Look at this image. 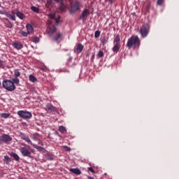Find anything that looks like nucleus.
<instances>
[{
    "label": "nucleus",
    "instance_id": "f257e3e1",
    "mask_svg": "<svg viewBox=\"0 0 179 179\" xmlns=\"http://www.w3.org/2000/svg\"><path fill=\"white\" fill-rule=\"evenodd\" d=\"M140 46L141 39L139 36L133 35L127 40V47L129 50H131V48H139Z\"/></svg>",
    "mask_w": 179,
    "mask_h": 179
},
{
    "label": "nucleus",
    "instance_id": "f03ea898",
    "mask_svg": "<svg viewBox=\"0 0 179 179\" xmlns=\"http://www.w3.org/2000/svg\"><path fill=\"white\" fill-rule=\"evenodd\" d=\"M150 31V25H149V23L144 24L141 26L139 33L143 37V38H145L148 37V35L149 34Z\"/></svg>",
    "mask_w": 179,
    "mask_h": 179
},
{
    "label": "nucleus",
    "instance_id": "7ed1b4c3",
    "mask_svg": "<svg viewBox=\"0 0 179 179\" xmlns=\"http://www.w3.org/2000/svg\"><path fill=\"white\" fill-rule=\"evenodd\" d=\"M2 85L3 87H4L6 90H8V92H13V90L16 89V86L13 83V81L10 80H3Z\"/></svg>",
    "mask_w": 179,
    "mask_h": 179
},
{
    "label": "nucleus",
    "instance_id": "20e7f679",
    "mask_svg": "<svg viewBox=\"0 0 179 179\" xmlns=\"http://www.w3.org/2000/svg\"><path fill=\"white\" fill-rule=\"evenodd\" d=\"M9 142H12V137L9 135L3 134L0 136V145H2V143H9Z\"/></svg>",
    "mask_w": 179,
    "mask_h": 179
},
{
    "label": "nucleus",
    "instance_id": "39448f33",
    "mask_svg": "<svg viewBox=\"0 0 179 179\" xmlns=\"http://www.w3.org/2000/svg\"><path fill=\"white\" fill-rule=\"evenodd\" d=\"M89 15H90V11L89 10V9L85 8L83 13H81L80 16L79 17V20H83V22H85V20H86V19H87V16H89Z\"/></svg>",
    "mask_w": 179,
    "mask_h": 179
},
{
    "label": "nucleus",
    "instance_id": "423d86ee",
    "mask_svg": "<svg viewBox=\"0 0 179 179\" xmlns=\"http://www.w3.org/2000/svg\"><path fill=\"white\" fill-rule=\"evenodd\" d=\"M20 152L24 157H30L31 159V152L26 149V148H20Z\"/></svg>",
    "mask_w": 179,
    "mask_h": 179
},
{
    "label": "nucleus",
    "instance_id": "0eeeda50",
    "mask_svg": "<svg viewBox=\"0 0 179 179\" xmlns=\"http://www.w3.org/2000/svg\"><path fill=\"white\" fill-rule=\"evenodd\" d=\"M19 136L20 138H21V139H23V141H25V142L30 143V145H33V143H31V140H30L29 136H26L24 133L20 132Z\"/></svg>",
    "mask_w": 179,
    "mask_h": 179
},
{
    "label": "nucleus",
    "instance_id": "6e6552de",
    "mask_svg": "<svg viewBox=\"0 0 179 179\" xmlns=\"http://www.w3.org/2000/svg\"><path fill=\"white\" fill-rule=\"evenodd\" d=\"M18 115L24 120H30L31 118V113H18Z\"/></svg>",
    "mask_w": 179,
    "mask_h": 179
},
{
    "label": "nucleus",
    "instance_id": "1a4fd4ad",
    "mask_svg": "<svg viewBox=\"0 0 179 179\" xmlns=\"http://www.w3.org/2000/svg\"><path fill=\"white\" fill-rule=\"evenodd\" d=\"M0 15H4L5 16H7V17H10L11 20L16 21V17L15 16H12V15L10 14V13L6 12V10H0Z\"/></svg>",
    "mask_w": 179,
    "mask_h": 179
},
{
    "label": "nucleus",
    "instance_id": "9d476101",
    "mask_svg": "<svg viewBox=\"0 0 179 179\" xmlns=\"http://www.w3.org/2000/svg\"><path fill=\"white\" fill-rule=\"evenodd\" d=\"M80 9V3L76 1L75 3L71 6V12L75 13Z\"/></svg>",
    "mask_w": 179,
    "mask_h": 179
},
{
    "label": "nucleus",
    "instance_id": "9b49d317",
    "mask_svg": "<svg viewBox=\"0 0 179 179\" xmlns=\"http://www.w3.org/2000/svg\"><path fill=\"white\" fill-rule=\"evenodd\" d=\"M66 65H68V66H70V68H73V66H76V62H75V60L73 61L72 57H69L67 60Z\"/></svg>",
    "mask_w": 179,
    "mask_h": 179
},
{
    "label": "nucleus",
    "instance_id": "f8f14e48",
    "mask_svg": "<svg viewBox=\"0 0 179 179\" xmlns=\"http://www.w3.org/2000/svg\"><path fill=\"white\" fill-rule=\"evenodd\" d=\"M62 38V34L58 32L57 34H56V35L52 36V40L53 41L59 43Z\"/></svg>",
    "mask_w": 179,
    "mask_h": 179
},
{
    "label": "nucleus",
    "instance_id": "ddd939ff",
    "mask_svg": "<svg viewBox=\"0 0 179 179\" xmlns=\"http://www.w3.org/2000/svg\"><path fill=\"white\" fill-rule=\"evenodd\" d=\"M45 109L46 111H50L51 113L55 111V107L51 103H48L45 106Z\"/></svg>",
    "mask_w": 179,
    "mask_h": 179
},
{
    "label": "nucleus",
    "instance_id": "4468645a",
    "mask_svg": "<svg viewBox=\"0 0 179 179\" xmlns=\"http://www.w3.org/2000/svg\"><path fill=\"white\" fill-rule=\"evenodd\" d=\"M13 47L15 48V50H22V48H23V44L20 42H14Z\"/></svg>",
    "mask_w": 179,
    "mask_h": 179
},
{
    "label": "nucleus",
    "instance_id": "2eb2a0df",
    "mask_svg": "<svg viewBox=\"0 0 179 179\" xmlns=\"http://www.w3.org/2000/svg\"><path fill=\"white\" fill-rule=\"evenodd\" d=\"M114 46L112 48V51H113V52H115L117 54V52H118V51H120V49L121 48V45L120 43H113Z\"/></svg>",
    "mask_w": 179,
    "mask_h": 179
},
{
    "label": "nucleus",
    "instance_id": "dca6fc26",
    "mask_svg": "<svg viewBox=\"0 0 179 179\" xmlns=\"http://www.w3.org/2000/svg\"><path fill=\"white\" fill-rule=\"evenodd\" d=\"M71 173H73V174H76V176H80L82 174V171L79 169H70Z\"/></svg>",
    "mask_w": 179,
    "mask_h": 179
},
{
    "label": "nucleus",
    "instance_id": "f3484780",
    "mask_svg": "<svg viewBox=\"0 0 179 179\" xmlns=\"http://www.w3.org/2000/svg\"><path fill=\"white\" fill-rule=\"evenodd\" d=\"M26 29L27 30V32L30 34L31 33H33L34 31V28L33 27V26H31V24H26Z\"/></svg>",
    "mask_w": 179,
    "mask_h": 179
},
{
    "label": "nucleus",
    "instance_id": "a211bd4d",
    "mask_svg": "<svg viewBox=\"0 0 179 179\" xmlns=\"http://www.w3.org/2000/svg\"><path fill=\"white\" fill-rule=\"evenodd\" d=\"M84 48L85 47L83 46V45H82V43H78L77 47H76L77 54H80V52H82V51H83Z\"/></svg>",
    "mask_w": 179,
    "mask_h": 179
},
{
    "label": "nucleus",
    "instance_id": "6ab92c4d",
    "mask_svg": "<svg viewBox=\"0 0 179 179\" xmlns=\"http://www.w3.org/2000/svg\"><path fill=\"white\" fill-rule=\"evenodd\" d=\"M55 31H57V27H55V25H53L49 28V34H54Z\"/></svg>",
    "mask_w": 179,
    "mask_h": 179
},
{
    "label": "nucleus",
    "instance_id": "aec40b11",
    "mask_svg": "<svg viewBox=\"0 0 179 179\" xmlns=\"http://www.w3.org/2000/svg\"><path fill=\"white\" fill-rule=\"evenodd\" d=\"M10 155L11 156V157L14 158V160H16V162H19L20 158L19 157V155H17V154L15 152H11Z\"/></svg>",
    "mask_w": 179,
    "mask_h": 179
},
{
    "label": "nucleus",
    "instance_id": "412c9836",
    "mask_svg": "<svg viewBox=\"0 0 179 179\" xmlns=\"http://www.w3.org/2000/svg\"><path fill=\"white\" fill-rule=\"evenodd\" d=\"M121 41V38H120V35H117L113 40V44H120Z\"/></svg>",
    "mask_w": 179,
    "mask_h": 179
},
{
    "label": "nucleus",
    "instance_id": "4be33fe9",
    "mask_svg": "<svg viewBox=\"0 0 179 179\" xmlns=\"http://www.w3.org/2000/svg\"><path fill=\"white\" fill-rule=\"evenodd\" d=\"M17 17H19V19L23 20L24 19V14H23L22 12L20 11H17L16 13Z\"/></svg>",
    "mask_w": 179,
    "mask_h": 179
},
{
    "label": "nucleus",
    "instance_id": "5701e85b",
    "mask_svg": "<svg viewBox=\"0 0 179 179\" xmlns=\"http://www.w3.org/2000/svg\"><path fill=\"white\" fill-rule=\"evenodd\" d=\"M29 81L32 82V83H36V82H37V78L31 74L29 76Z\"/></svg>",
    "mask_w": 179,
    "mask_h": 179
},
{
    "label": "nucleus",
    "instance_id": "b1692460",
    "mask_svg": "<svg viewBox=\"0 0 179 179\" xmlns=\"http://www.w3.org/2000/svg\"><path fill=\"white\" fill-rule=\"evenodd\" d=\"M32 145L34 148V149H37V150H39V152H43V150H44V148L41 146H38L36 144H32Z\"/></svg>",
    "mask_w": 179,
    "mask_h": 179
},
{
    "label": "nucleus",
    "instance_id": "393cba45",
    "mask_svg": "<svg viewBox=\"0 0 179 179\" xmlns=\"http://www.w3.org/2000/svg\"><path fill=\"white\" fill-rule=\"evenodd\" d=\"M59 131L62 134H65V132H66V128H65V127H64V126H59Z\"/></svg>",
    "mask_w": 179,
    "mask_h": 179
},
{
    "label": "nucleus",
    "instance_id": "a878e982",
    "mask_svg": "<svg viewBox=\"0 0 179 179\" xmlns=\"http://www.w3.org/2000/svg\"><path fill=\"white\" fill-rule=\"evenodd\" d=\"M31 10H32L33 12H35V13H38L40 12V9H38V8L32 6L31 7Z\"/></svg>",
    "mask_w": 179,
    "mask_h": 179
},
{
    "label": "nucleus",
    "instance_id": "bb28decb",
    "mask_svg": "<svg viewBox=\"0 0 179 179\" xmlns=\"http://www.w3.org/2000/svg\"><path fill=\"white\" fill-rule=\"evenodd\" d=\"M12 80L14 85H19V83H20V80H19V78H17V77H15L12 79Z\"/></svg>",
    "mask_w": 179,
    "mask_h": 179
},
{
    "label": "nucleus",
    "instance_id": "cd10ccee",
    "mask_svg": "<svg viewBox=\"0 0 179 179\" xmlns=\"http://www.w3.org/2000/svg\"><path fill=\"white\" fill-rule=\"evenodd\" d=\"M14 75H15V78H20L21 73L20 71H19V70L16 69L14 71Z\"/></svg>",
    "mask_w": 179,
    "mask_h": 179
},
{
    "label": "nucleus",
    "instance_id": "c85d7f7f",
    "mask_svg": "<svg viewBox=\"0 0 179 179\" xmlns=\"http://www.w3.org/2000/svg\"><path fill=\"white\" fill-rule=\"evenodd\" d=\"M32 41H33V43H35V44H37V43H38L40 41V38L37 36H34L32 38Z\"/></svg>",
    "mask_w": 179,
    "mask_h": 179
},
{
    "label": "nucleus",
    "instance_id": "c756f323",
    "mask_svg": "<svg viewBox=\"0 0 179 179\" xmlns=\"http://www.w3.org/2000/svg\"><path fill=\"white\" fill-rule=\"evenodd\" d=\"M98 58H103L104 57V52L100 50L97 55Z\"/></svg>",
    "mask_w": 179,
    "mask_h": 179
},
{
    "label": "nucleus",
    "instance_id": "7c9ffc66",
    "mask_svg": "<svg viewBox=\"0 0 179 179\" xmlns=\"http://www.w3.org/2000/svg\"><path fill=\"white\" fill-rule=\"evenodd\" d=\"M21 36H22V37H27V36H29V34H30L29 32H26L24 31H22L20 32Z\"/></svg>",
    "mask_w": 179,
    "mask_h": 179
},
{
    "label": "nucleus",
    "instance_id": "2f4dec72",
    "mask_svg": "<svg viewBox=\"0 0 179 179\" xmlns=\"http://www.w3.org/2000/svg\"><path fill=\"white\" fill-rule=\"evenodd\" d=\"M1 117H2V118H8V117L10 115V114L9 113H1Z\"/></svg>",
    "mask_w": 179,
    "mask_h": 179
},
{
    "label": "nucleus",
    "instance_id": "473e14b6",
    "mask_svg": "<svg viewBox=\"0 0 179 179\" xmlns=\"http://www.w3.org/2000/svg\"><path fill=\"white\" fill-rule=\"evenodd\" d=\"M101 32L100 31H96L94 33L95 38H99L100 37Z\"/></svg>",
    "mask_w": 179,
    "mask_h": 179
},
{
    "label": "nucleus",
    "instance_id": "72a5a7b5",
    "mask_svg": "<svg viewBox=\"0 0 179 179\" xmlns=\"http://www.w3.org/2000/svg\"><path fill=\"white\" fill-rule=\"evenodd\" d=\"M6 27H8V29H12V27H13V24L10 22V21H9L7 24H6Z\"/></svg>",
    "mask_w": 179,
    "mask_h": 179
},
{
    "label": "nucleus",
    "instance_id": "f704fd0d",
    "mask_svg": "<svg viewBox=\"0 0 179 179\" xmlns=\"http://www.w3.org/2000/svg\"><path fill=\"white\" fill-rule=\"evenodd\" d=\"M63 149H64V150H66V152H71V148L66 145L63 146Z\"/></svg>",
    "mask_w": 179,
    "mask_h": 179
},
{
    "label": "nucleus",
    "instance_id": "c9c22d12",
    "mask_svg": "<svg viewBox=\"0 0 179 179\" xmlns=\"http://www.w3.org/2000/svg\"><path fill=\"white\" fill-rule=\"evenodd\" d=\"M164 2V0H157V5H159L160 6H162V5H163Z\"/></svg>",
    "mask_w": 179,
    "mask_h": 179
},
{
    "label": "nucleus",
    "instance_id": "e433bc0d",
    "mask_svg": "<svg viewBox=\"0 0 179 179\" xmlns=\"http://www.w3.org/2000/svg\"><path fill=\"white\" fill-rule=\"evenodd\" d=\"M4 160H6V162H7V163H9V162H10V158L8 156H5Z\"/></svg>",
    "mask_w": 179,
    "mask_h": 179
},
{
    "label": "nucleus",
    "instance_id": "4c0bfd02",
    "mask_svg": "<svg viewBox=\"0 0 179 179\" xmlns=\"http://www.w3.org/2000/svg\"><path fill=\"white\" fill-rule=\"evenodd\" d=\"M102 45H104L105 44H107V39H106V38H103L102 39Z\"/></svg>",
    "mask_w": 179,
    "mask_h": 179
},
{
    "label": "nucleus",
    "instance_id": "58836bf2",
    "mask_svg": "<svg viewBox=\"0 0 179 179\" xmlns=\"http://www.w3.org/2000/svg\"><path fill=\"white\" fill-rule=\"evenodd\" d=\"M0 68H3V61L0 59Z\"/></svg>",
    "mask_w": 179,
    "mask_h": 179
},
{
    "label": "nucleus",
    "instance_id": "ea45409f",
    "mask_svg": "<svg viewBox=\"0 0 179 179\" xmlns=\"http://www.w3.org/2000/svg\"><path fill=\"white\" fill-rule=\"evenodd\" d=\"M90 61H91V62H94V54L92 55V57L90 59Z\"/></svg>",
    "mask_w": 179,
    "mask_h": 179
},
{
    "label": "nucleus",
    "instance_id": "a19ab883",
    "mask_svg": "<svg viewBox=\"0 0 179 179\" xmlns=\"http://www.w3.org/2000/svg\"><path fill=\"white\" fill-rule=\"evenodd\" d=\"M149 9H150V4H148L146 7V12L149 11Z\"/></svg>",
    "mask_w": 179,
    "mask_h": 179
},
{
    "label": "nucleus",
    "instance_id": "79ce46f5",
    "mask_svg": "<svg viewBox=\"0 0 179 179\" xmlns=\"http://www.w3.org/2000/svg\"><path fill=\"white\" fill-rule=\"evenodd\" d=\"M10 15L11 16H15V15H16V12L15 10H12Z\"/></svg>",
    "mask_w": 179,
    "mask_h": 179
},
{
    "label": "nucleus",
    "instance_id": "37998d69",
    "mask_svg": "<svg viewBox=\"0 0 179 179\" xmlns=\"http://www.w3.org/2000/svg\"><path fill=\"white\" fill-rule=\"evenodd\" d=\"M88 170H89L90 171H91V173H94V171L93 170V168H92V167H89V168H88Z\"/></svg>",
    "mask_w": 179,
    "mask_h": 179
},
{
    "label": "nucleus",
    "instance_id": "c03bdc74",
    "mask_svg": "<svg viewBox=\"0 0 179 179\" xmlns=\"http://www.w3.org/2000/svg\"><path fill=\"white\" fill-rule=\"evenodd\" d=\"M109 3H110V5H113V3H114V0H109Z\"/></svg>",
    "mask_w": 179,
    "mask_h": 179
},
{
    "label": "nucleus",
    "instance_id": "a18cd8bd",
    "mask_svg": "<svg viewBox=\"0 0 179 179\" xmlns=\"http://www.w3.org/2000/svg\"><path fill=\"white\" fill-rule=\"evenodd\" d=\"M17 113H29V111L19 110Z\"/></svg>",
    "mask_w": 179,
    "mask_h": 179
},
{
    "label": "nucleus",
    "instance_id": "49530a36",
    "mask_svg": "<svg viewBox=\"0 0 179 179\" xmlns=\"http://www.w3.org/2000/svg\"><path fill=\"white\" fill-rule=\"evenodd\" d=\"M88 179H94V178L92 177V176H87Z\"/></svg>",
    "mask_w": 179,
    "mask_h": 179
},
{
    "label": "nucleus",
    "instance_id": "de8ad7c7",
    "mask_svg": "<svg viewBox=\"0 0 179 179\" xmlns=\"http://www.w3.org/2000/svg\"><path fill=\"white\" fill-rule=\"evenodd\" d=\"M61 9L64 10V4L63 3L61 4Z\"/></svg>",
    "mask_w": 179,
    "mask_h": 179
},
{
    "label": "nucleus",
    "instance_id": "09e8293b",
    "mask_svg": "<svg viewBox=\"0 0 179 179\" xmlns=\"http://www.w3.org/2000/svg\"><path fill=\"white\" fill-rule=\"evenodd\" d=\"M51 19H54V15H50Z\"/></svg>",
    "mask_w": 179,
    "mask_h": 179
},
{
    "label": "nucleus",
    "instance_id": "8fccbe9b",
    "mask_svg": "<svg viewBox=\"0 0 179 179\" xmlns=\"http://www.w3.org/2000/svg\"><path fill=\"white\" fill-rule=\"evenodd\" d=\"M18 179H23V178H21V177H19V178H18Z\"/></svg>",
    "mask_w": 179,
    "mask_h": 179
},
{
    "label": "nucleus",
    "instance_id": "3c124183",
    "mask_svg": "<svg viewBox=\"0 0 179 179\" xmlns=\"http://www.w3.org/2000/svg\"><path fill=\"white\" fill-rule=\"evenodd\" d=\"M24 146H26V144H23Z\"/></svg>",
    "mask_w": 179,
    "mask_h": 179
},
{
    "label": "nucleus",
    "instance_id": "603ef678",
    "mask_svg": "<svg viewBox=\"0 0 179 179\" xmlns=\"http://www.w3.org/2000/svg\"><path fill=\"white\" fill-rule=\"evenodd\" d=\"M0 86H1V82H0Z\"/></svg>",
    "mask_w": 179,
    "mask_h": 179
}]
</instances>
